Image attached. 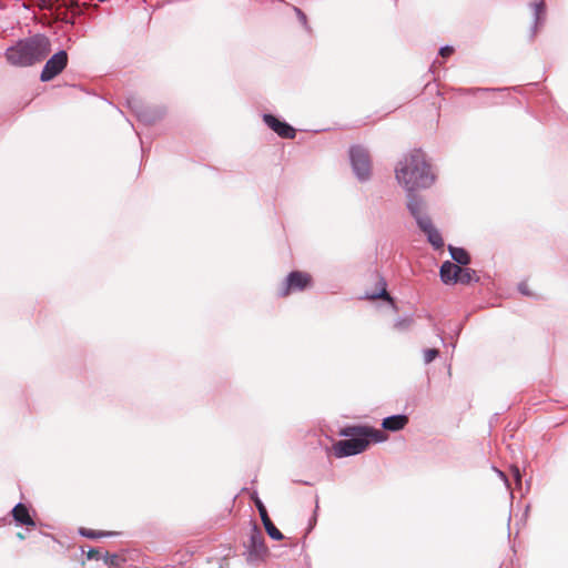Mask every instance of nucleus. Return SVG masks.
Returning a JSON list of instances; mask_svg holds the SVG:
<instances>
[{"label":"nucleus","instance_id":"nucleus-1","mask_svg":"<svg viewBox=\"0 0 568 568\" xmlns=\"http://www.w3.org/2000/svg\"><path fill=\"white\" fill-rule=\"evenodd\" d=\"M397 182L403 185L408 193L428 187L434 180L430 166L420 150H414L398 163L395 170Z\"/></svg>","mask_w":568,"mask_h":568},{"label":"nucleus","instance_id":"nucleus-2","mask_svg":"<svg viewBox=\"0 0 568 568\" xmlns=\"http://www.w3.org/2000/svg\"><path fill=\"white\" fill-rule=\"evenodd\" d=\"M51 52V41L44 34H34L19 40L6 50L8 63L14 67H31L42 62Z\"/></svg>","mask_w":568,"mask_h":568},{"label":"nucleus","instance_id":"nucleus-3","mask_svg":"<svg viewBox=\"0 0 568 568\" xmlns=\"http://www.w3.org/2000/svg\"><path fill=\"white\" fill-rule=\"evenodd\" d=\"M341 435L348 439L339 440L334 446L336 457H345L359 454L367 449L372 442L378 443L385 440V435L375 428L367 426H353L342 429Z\"/></svg>","mask_w":568,"mask_h":568},{"label":"nucleus","instance_id":"nucleus-4","mask_svg":"<svg viewBox=\"0 0 568 568\" xmlns=\"http://www.w3.org/2000/svg\"><path fill=\"white\" fill-rule=\"evenodd\" d=\"M313 284V277L310 273L303 271H293L287 276L282 285L277 288L280 297H287L294 292H302Z\"/></svg>","mask_w":568,"mask_h":568},{"label":"nucleus","instance_id":"nucleus-5","mask_svg":"<svg viewBox=\"0 0 568 568\" xmlns=\"http://www.w3.org/2000/svg\"><path fill=\"white\" fill-rule=\"evenodd\" d=\"M349 156L353 169L358 179H368L372 170L371 158L368 152L364 148L355 145L351 148Z\"/></svg>","mask_w":568,"mask_h":568},{"label":"nucleus","instance_id":"nucleus-6","mask_svg":"<svg viewBox=\"0 0 568 568\" xmlns=\"http://www.w3.org/2000/svg\"><path fill=\"white\" fill-rule=\"evenodd\" d=\"M68 53L64 50H61L54 53L44 64L40 80L42 82H48L59 75L68 64Z\"/></svg>","mask_w":568,"mask_h":568},{"label":"nucleus","instance_id":"nucleus-7","mask_svg":"<svg viewBox=\"0 0 568 568\" xmlns=\"http://www.w3.org/2000/svg\"><path fill=\"white\" fill-rule=\"evenodd\" d=\"M263 120L265 124L273 130L282 139H294L296 130L288 123L281 121L273 114H264Z\"/></svg>","mask_w":568,"mask_h":568},{"label":"nucleus","instance_id":"nucleus-8","mask_svg":"<svg viewBox=\"0 0 568 568\" xmlns=\"http://www.w3.org/2000/svg\"><path fill=\"white\" fill-rule=\"evenodd\" d=\"M254 504L260 513L261 520L263 526L267 532V535L274 540H282L284 538L283 534L275 527L273 521L271 520L267 510L258 497H254Z\"/></svg>","mask_w":568,"mask_h":568},{"label":"nucleus","instance_id":"nucleus-9","mask_svg":"<svg viewBox=\"0 0 568 568\" xmlns=\"http://www.w3.org/2000/svg\"><path fill=\"white\" fill-rule=\"evenodd\" d=\"M460 266L457 264H454L449 261H446L440 266V278L445 284H455V278L458 277V274L460 273Z\"/></svg>","mask_w":568,"mask_h":568},{"label":"nucleus","instance_id":"nucleus-10","mask_svg":"<svg viewBox=\"0 0 568 568\" xmlns=\"http://www.w3.org/2000/svg\"><path fill=\"white\" fill-rule=\"evenodd\" d=\"M11 514H12L13 519L18 524L24 525V526H31V527L36 526V523L32 519V517L30 516L29 509L24 504L20 503L18 505H16L13 507Z\"/></svg>","mask_w":568,"mask_h":568},{"label":"nucleus","instance_id":"nucleus-11","mask_svg":"<svg viewBox=\"0 0 568 568\" xmlns=\"http://www.w3.org/2000/svg\"><path fill=\"white\" fill-rule=\"evenodd\" d=\"M408 423L406 415H394L383 419L382 426L386 430L397 432L403 429Z\"/></svg>","mask_w":568,"mask_h":568},{"label":"nucleus","instance_id":"nucleus-12","mask_svg":"<svg viewBox=\"0 0 568 568\" xmlns=\"http://www.w3.org/2000/svg\"><path fill=\"white\" fill-rule=\"evenodd\" d=\"M79 8V1L78 0H69L68 2H64L63 4H59L55 8L57 16L60 20L65 22H72L71 19L68 17V10H74Z\"/></svg>","mask_w":568,"mask_h":568},{"label":"nucleus","instance_id":"nucleus-13","mask_svg":"<svg viewBox=\"0 0 568 568\" xmlns=\"http://www.w3.org/2000/svg\"><path fill=\"white\" fill-rule=\"evenodd\" d=\"M452 258L460 265H467L470 262L469 254L462 247L449 246L448 247Z\"/></svg>","mask_w":568,"mask_h":568},{"label":"nucleus","instance_id":"nucleus-14","mask_svg":"<svg viewBox=\"0 0 568 568\" xmlns=\"http://www.w3.org/2000/svg\"><path fill=\"white\" fill-rule=\"evenodd\" d=\"M377 285L379 286V291L376 293H366V298H368V300L382 298V300L390 302L392 297L387 293L385 281L383 278H378Z\"/></svg>","mask_w":568,"mask_h":568},{"label":"nucleus","instance_id":"nucleus-15","mask_svg":"<svg viewBox=\"0 0 568 568\" xmlns=\"http://www.w3.org/2000/svg\"><path fill=\"white\" fill-rule=\"evenodd\" d=\"M407 206L414 217L424 213L423 212V202L418 197L413 195L412 192L408 195Z\"/></svg>","mask_w":568,"mask_h":568},{"label":"nucleus","instance_id":"nucleus-16","mask_svg":"<svg viewBox=\"0 0 568 568\" xmlns=\"http://www.w3.org/2000/svg\"><path fill=\"white\" fill-rule=\"evenodd\" d=\"M427 237L429 243L437 250L442 248L444 246V241L439 232L434 227L427 233Z\"/></svg>","mask_w":568,"mask_h":568},{"label":"nucleus","instance_id":"nucleus-17","mask_svg":"<svg viewBox=\"0 0 568 568\" xmlns=\"http://www.w3.org/2000/svg\"><path fill=\"white\" fill-rule=\"evenodd\" d=\"M475 278V271L470 268H460V273L458 274V277L455 278V282L462 283V284H469Z\"/></svg>","mask_w":568,"mask_h":568},{"label":"nucleus","instance_id":"nucleus-18","mask_svg":"<svg viewBox=\"0 0 568 568\" xmlns=\"http://www.w3.org/2000/svg\"><path fill=\"white\" fill-rule=\"evenodd\" d=\"M80 534L87 538H90V539H97V538H101V537H106V536H111L113 535V532H109V531H97V530H92V529H89V528H80Z\"/></svg>","mask_w":568,"mask_h":568},{"label":"nucleus","instance_id":"nucleus-19","mask_svg":"<svg viewBox=\"0 0 568 568\" xmlns=\"http://www.w3.org/2000/svg\"><path fill=\"white\" fill-rule=\"evenodd\" d=\"M417 221L418 226L424 233H427L432 229H434V225L432 223V220L426 214H420L415 217Z\"/></svg>","mask_w":568,"mask_h":568},{"label":"nucleus","instance_id":"nucleus-20","mask_svg":"<svg viewBox=\"0 0 568 568\" xmlns=\"http://www.w3.org/2000/svg\"><path fill=\"white\" fill-rule=\"evenodd\" d=\"M37 1V4L42 9V10H55V8L58 7L57 3L60 1V0H36Z\"/></svg>","mask_w":568,"mask_h":568},{"label":"nucleus","instance_id":"nucleus-21","mask_svg":"<svg viewBox=\"0 0 568 568\" xmlns=\"http://www.w3.org/2000/svg\"><path fill=\"white\" fill-rule=\"evenodd\" d=\"M252 545L254 548L263 547L264 546V539L263 535L260 530L256 528L254 529L252 536H251Z\"/></svg>","mask_w":568,"mask_h":568},{"label":"nucleus","instance_id":"nucleus-22","mask_svg":"<svg viewBox=\"0 0 568 568\" xmlns=\"http://www.w3.org/2000/svg\"><path fill=\"white\" fill-rule=\"evenodd\" d=\"M439 352L436 348H428L424 352V362L426 364L433 362L437 356Z\"/></svg>","mask_w":568,"mask_h":568},{"label":"nucleus","instance_id":"nucleus-23","mask_svg":"<svg viewBox=\"0 0 568 568\" xmlns=\"http://www.w3.org/2000/svg\"><path fill=\"white\" fill-rule=\"evenodd\" d=\"M534 9H535L536 21H539L541 19V17L545 14V4H544V2H536L534 4Z\"/></svg>","mask_w":568,"mask_h":568},{"label":"nucleus","instance_id":"nucleus-24","mask_svg":"<svg viewBox=\"0 0 568 568\" xmlns=\"http://www.w3.org/2000/svg\"><path fill=\"white\" fill-rule=\"evenodd\" d=\"M454 52V49L452 47H444L440 49L439 54L443 58L449 57Z\"/></svg>","mask_w":568,"mask_h":568},{"label":"nucleus","instance_id":"nucleus-25","mask_svg":"<svg viewBox=\"0 0 568 568\" xmlns=\"http://www.w3.org/2000/svg\"><path fill=\"white\" fill-rule=\"evenodd\" d=\"M100 555L99 550L98 549H91L89 552H88V558L89 559H92V558H98Z\"/></svg>","mask_w":568,"mask_h":568},{"label":"nucleus","instance_id":"nucleus-26","mask_svg":"<svg viewBox=\"0 0 568 568\" xmlns=\"http://www.w3.org/2000/svg\"><path fill=\"white\" fill-rule=\"evenodd\" d=\"M119 557L116 555H112L110 556L108 559H106V564H110V565H115L116 561H118Z\"/></svg>","mask_w":568,"mask_h":568},{"label":"nucleus","instance_id":"nucleus-27","mask_svg":"<svg viewBox=\"0 0 568 568\" xmlns=\"http://www.w3.org/2000/svg\"><path fill=\"white\" fill-rule=\"evenodd\" d=\"M514 475L516 477L517 483L520 484V473L518 468L514 469Z\"/></svg>","mask_w":568,"mask_h":568},{"label":"nucleus","instance_id":"nucleus-28","mask_svg":"<svg viewBox=\"0 0 568 568\" xmlns=\"http://www.w3.org/2000/svg\"><path fill=\"white\" fill-rule=\"evenodd\" d=\"M520 290H521V293H524V294H528V293L523 288V286H520Z\"/></svg>","mask_w":568,"mask_h":568}]
</instances>
